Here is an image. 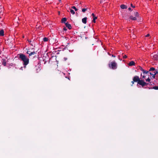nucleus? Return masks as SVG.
<instances>
[{
  "mask_svg": "<svg viewBox=\"0 0 158 158\" xmlns=\"http://www.w3.org/2000/svg\"><path fill=\"white\" fill-rule=\"evenodd\" d=\"M19 56V59L23 62V64L24 65V68H26V66L29 63V59L24 55L23 54H19L18 55Z\"/></svg>",
  "mask_w": 158,
  "mask_h": 158,
  "instance_id": "nucleus-1",
  "label": "nucleus"
},
{
  "mask_svg": "<svg viewBox=\"0 0 158 158\" xmlns=\"http://www.w3.org/2000/svg\"><path fill=\"white\" fill-rule=\"evenodd\" d=\"M109 65L110 68L113 69H115L117 68V64L115 61L111 62Z\"/></svg>",
  "mask_w": 158,
  "mask_h": 158,
  "instance_id": "nucleus-2",
  "label": "nucleus"
},
{
  "mask_svg": "<svg viewBox=\"0 0 158 158\" xmlns=\"http://www.w3.org/2000/svg\"><path fill=\"white\" fill-rule=\"evenodd\" d=\"M135 17H134L132 16H130V18L132 20H135L137 19V18L139 17V14L138 12H135L134 13Z\"/></svg>",
  "mask_w": 158,
  "mask_h": 158,
  "instance_id": "nucleus-3",
  "label": "nucleus"
},
{
  "mask_svg": "<svg viewBox=\"0 0 158 158\" xmlns=\"http://www.w3.org/2000/svg\"><path fill=\"white\" fill-rule=\"evenodd\" d=\"M138 84L141 85L142 87L144 86L145 85H147V84L145 82L141 80L138 81Z\"/></svg>",
  "mask_w": 158,
  "mask_h": 158,
  "instance_id": "nucleus-4",
  "label": "nucleus"
},
{
  "mask_svg": "<svg viewBox=\"0 0 158 158\" xmlns=\"http://www.w3.org/2000/svg\"><path fill=\"white\" fill-rule=\"evenodd\" d=\"M140 80L138 76H135L133 78V81L134 82H138Z\"/></svg>",
  "mask_w": 158,
  "mask_h": 158,
  "instance_id": "nucleus-5",
  "label": "nucleus"
},
{
  "mask_svg": "<svg viewBox=\"0 0 158 158\" xmlns=\"http://www.w3.org/2000/svg\"><path fill=\"white\" fill-rule=\"evenodd\" d=\"M153 58L156 60H158V56L156 54H154L152 56Z\"/></svg>",
  "mask_w": 158,
  "mask_h": 158,
  "instance_id": "nucleus-6",
  "label": "nucleus"
},
{
  "mask_svg": "<svg viewBox=\"0 0 158 158\" xmlns=\"http://www.w3.org/2000/svg\"><path fill=\"white\" fill-rule=\"evenodd\" d=\"M82 21L83 23L84 24H86L87 22V18L85 17L82 19Z\"/></svg>",
  "mask_w": 158,
  "mask_h": 158,
  "instance_id": "nucleus-7",
  "label": "nucleus"
},
{
  "mask_svg": "<svg viewBox=\"0 0 158 158\" xmlns=\"http://www.w3.org/2000/svg\"><path fill=\"white\" fill-rule=\"evenodd\" d=\"M2 62L4 66H5L6 65V61L5 59H2Z\"/></svg>",
  "mask_w": 158,
  "mask_h": 158,
  "instance_id": "nucleus-8",
  "label": "nucleus"
},
{
  "mask_svg": "<svg viewBox=\"0 0 158 158\" xmlns=\"http://www.w3.org/2000/svg\"><path fill=\"white\" fill-rule=\"evenodd\" d=\"M65 25H66V26L67 27H68V28H69V29H71V25H70V24L67 23H65Z\"/></svg>",
  "mask_w": 158,
  "mask_h": 158,
  "instance_id": "nucleus-9",
  "label": "nucleus"
},
{
  "mask_svg": "<svg viewBox=\"0 0 158 158\" xmlns=\"http://www.w3.org/2000/svg\"><path fill=\"white\" fill-rule=\"evenodd\" d=\"M128 64L129 66H130L134 65L135 64V63L133 61H131Z\"/></svg>",
  "mask_w": 158,
  "mask_h": 158,
  "instance_id": "nucleus-10",
  "label": "nucleus"
},
{
  "mask_svg": "<svg viewBox=\"0 0 158 158\" xmlns=\"http://www.w3.org/2000/svg\"><path fill=\"white\" fill-rule=\"evenodd\" d=\"M153 71V72L152 73H150V74L152 75H155L157 73V72L156 70H155V71Z\"/></svg>",
  "mask_w": 158,
  "mask_h": 158,
  "instance_id": "nucleus-11",
  "label": "nucleus"
},
{
  "mask_svg": "<svg viewBox=\"0 0 158 158\" xmlns=\"http://www.w3.org/2000/svg\"><path fill=\"white\" fill-rule=\"evenodd\" d=\"M120 7L122 9H126L127 8V6L124 5H121Z\"/></svg>",
  "mask_w": 158,
  "mask_h": 158,
  "instance_id": "nucleus-12",
  "label": "nucleus"
},
{
  "mask_svg": "<svg viewBox=\"0 0 158 158\" xmlns=\"http://www.w3.org/2000/svg\"><path fill=\"white\" fill-rule=\"evenodd\" d=\"M0 35L1 36H3L4 35V31L3 30L0 31Z\"/></svg>",
  "mask_w": 158,
  "mask_h": 158,
  "instance_id": "nucleus-13",
  "label": "nucleus"
},
{
  "mask_svg": "<svg viewBox=\"0 0 158 158\" xmlns=\"http://www.w3.org/2000/svg\"><path fill=\"white\" fill-rule=\"evenodd\" d=\"M66 18H63L62 20H61V21H62V23H64L66 21Z\"/></svg>",
  "mask_w": 158,
  "mask_h": 158,
  "instance_id": "nucleus-14",
  "label": "nucleus"
},
{
  "mask_svg": "<svg viewBox=\"0 0 158 158\" xmlns=\"http://www.w3.org/2000/svg\"><path fill=\"white\" fill-rule=\"evenodd\" d=\"M142 71L143 73L144 74H147L148 73V71L144 70L143 69H142Z\"/></svg>",
  "mask_w": 158,
  "mask_h": 158,
  "instance_id": "nucleus-15",
  "label": "nucleus"
},
{
  "mask_svg": "<svg viewBox=\"0 0 158 158\" xmlns=\"http://www.w3.org/2000/svg\"><path fill=\"white\" fill-rule=\"evenodd\" d=\"M48 40L47 38L44 37L43 38V40L44 42H47L48 41Z\"/></svg>",
  "mask_w": 158,
  "mask_h": 158,
  "instance_id": "nucleus-16",
  "label": "nucleus"
},
{
  "mask_svg": "<svg viewBox=\"0 0 158 158\" xmlns=\"http://www.w3.org/2000/svg\"><path fill=\"white\" fill-rule=\"evenodd\" d=\"M35 54V52H30V53L29 54V56H31L32 55H34Z\"/></svg>",
  "mask_w": 158,
  "mask_h": 158,
  "instance_id": "nucleus-17",
  "label": "nucleus"
},
{
  "mask_svg": "<svg viewBox=\"0 0 158 158\" xmlns=\"http://www.w3.org/2000/svg\"><path fill=\"white\" fill-rule=\"evenodd\" d=\"M70 12L71 13L73 14V15L74 14H75V12L74 11L72 10V9H70Z\"/></svg>",
  "mask_w": 158,
  "mask_h": 158,
  "instance_id": "nucleus-18",
  "label": "nucleus"
},
{
  "mask_svg": "<svg viewBox=\"0 0 158 158\" xmlns=\"http://www.w3.org/2000/svg\"><path fill=\"white\" fill-rule=\"evenodd\" d=\"M97 19V17H94L93 20V22L94 23H95L96 22L95 20Z\"/></svg>",
  "mask_w": 158,
  "mask_h": 158,
  "instance_id": "nucleus-19",
  "label": "nucleus"
},
{
  "mask_svg": "<svg viewBox=\"0 0 158 158\" xmlns=\"http://www.w3.org/2000/svg\"><path fill=\"white\" fill-rule=\"evenodd\" d=\"M87 10V8H83L82 9V11L83 12H85Z\"/></svg>",
  "mask_w": 158,
  "mask_h": 158,
  "instance_id": "nucleus-20",
  "label": "nucleus"
},
{
  "mask_svg": "<svg viewBox=\"0 0 158 158\" xmlns=\"http://www.w3.org/2000/svg\"><path fill=\"white\" fill-rule=\"evenodd\" d=\"M155 70V69L154 68H151L149 70V71H154Z\"/></svg>",
  "mask_w": 158,
  "mask_h": 158,
  "instance_id": "nucleus-21",
  "label": "nucleus"
},
{
  "mask_svg": "<svg viewBox=\"0 0 158 158\" xmlns=\"http://www.w3.org/2000/svg\"><path fill=\"white\" fill-rule=\"evenodd\" d=\"M72 8L73 9H74L75 11H77V9L75 6H72Z\"/></svg>",
  "mask_w": 158,
  "mask_h": 158,
  "instance_id": "nucleus-22",
  "label": "nucleus"
},
{
  "mask_svg": "<svg viewBox=\"0 0 158 158\" xmlns=\"http://www.w3.org/2000/svg\"><path fill=\"white\" fill-rule=\"evenodd\" d=\"M153 89H158V86H154L153 87Z\"/></svg>",
  "mask_w": 158,
  "mask_h": 158,
  "instance_id": "nucleus-23",
  "label": "nucleus"
},
{
  "mask_svg": "<svg viewBox=\"0 0 158 158\" xmlns=\"http://www.w3.org/2000/svg\"><path fill=\"white\" fill-rule=\"evenodd\" d=\"M150 79L149 78V77L147 79H146V81L150 82Z\"/></svg>",
  "mask_w": 158,
  "mask_h": 158,
  "instance_id": "nucleus-24",
  "label": "nucleus"
},
{
  "mask_svg": "<svg viewBox=\"0 0 158 158\" xmlns=\"http://www.w3.org/2000/svg\"><path fill=\"white\" fill-rule=\"evenodd\" d=\"M27 41H28V42L30 44H31L32 45V46H33V45L31 44V40H27Z\"/></svg>",
  "mask_w": 158,
  "mask_h": 158,
  "instance_id": "nucleus-25",
  "label": "nucleus"
},
{
  "mask_svg": "<svg viewBox=\"0 0 158 158\" xmlns=\"http://www.w3.org/2000/svg\"><path fill=\"white\" fill-rule=\"evenodd\" d=\"M127 56L126 55H125L124 56H123V58H127Z\"/></svg>",
  "mask_w": 158,
  "mask_h": 158,
  "instance_id": "nucleus-26",
  "label": "nucleus"
},
{
  "mask_svg": "<svg viewBox=\"0 0 158 158\" xmlns=\"http://www.w3.org/2000/svg\"><path fill=\"white\" fill-rule=\"evenodd\" d=\"M131 6L133 8H135V6H133L132 4H131Z\"/></svg>",
  "mask_w": 158,
  "mask_h": 158,
  "instance_id": "nucleus-27",
  "label": "nucleus"
},
{
  "mask_svg": "<svg viewBox=\"0 0 158 158\" xmlns=\"http://www.w3.org/2000/svg\"><path fill=\"white\" fill-rule=\"evenodd\" d=\"M141 76H142L143 79H144V78H145V76H142V75H141Z\"/></svg>",
  "mask_w": 158,
  "mask_h": 158,
  "instance_id": "nucleus-28",
  "label": "nucleus"
},
{
  "mask_svg": "<svg viewBox=\"0 0 158 158\" xmlns=\"http://www.w3.org/2000/svg\"><path fill=\"white\" fill-rule=\"evenodd\" d=\"M92 15L94 17H95L94 16V13H92Z\"/></svg>",
  "mask_w": 158,
  "mask_h": 158,
  "instance_id": "nucleus-29",
  "label": "nucleus"
},
{
  "mask_svg": "<svg viewBox=\"0 0 158 158\" xmlns=\"http://www.w3.org/2000/svg\"><path fill=\"white\" fill-rule=\"evenodd\" d=\"M149 35H150L149 34H148L147 35H146V37H148L149 36Z\"/></svg>",
  "mask_w": 158,
  "mask_h": 158,
  "instance_id": "nucleus-30",
  "label": "nucleus"
},
{
  "mask_svg": "<svg viewBox=\"0 0 158 158\" xmlns=\"http://www.w3.org/2000/svg\"><path fill=\"white\" fill-rule=\"evenodd\" d=\"M30 52H29V51H28L27 52V54H28L29 55V54L30 53Z\"/></svg>",
  "mask_w": 158,
  "mask_h": 158,
  "instance_id": "nucleus-31",
  "label": "nucleus"
},
{
  "mask_svg": "<svg viewBox=\"0 0 158 158\" xmlns=\"http://www.w3.org/2000/svg\"><path fill=\"white\" fill-rule=\"evenodd\" d=\"M63 30L65 31H66L67 30V29L65 28H63Z\"/></svg>",
  "mask_w": 158,
  "mask_h": 158,
  "instance_id": "nucleus-32",
  "label": "nucleus"
},
{
  "mask_svg": "<svg viewBox=\"0 0 158 158\" xmlns=\"http://www.w3.org/2000/svg\"><path fill=\"white\" fill-rule=\"evenodd\" d=\"M134 81H132L131 82V83H132V84L133 85L134 84Z\"/></svg>",
  "mask_w": 158,
  "mask_h": 158,
  "instance_id": "nucleus-33",
  "label": "nucleus"
},
{
  "mask_svg": "<svg viewBox=\"0 0 158 158\" xmlns=\"http://www.w3.org/2000/svg\"><path fill=\"white\" fill-rule=\"evenodd\" d=\"M112 56H113V57H115V56H114L113 55H112Z\"/></svg>",
  "mask_w": 158,
  "mask_h": 158,
  "instance_id": "nucleus-34",
  "label": "nucleus"
},
{
  "mask_svg": "<svg viewBox=\"0 0 158 158\" xmlns=\"http://www.w3.org/2000/svg\"><path fill=\"white\" fill-rule=\"evenodd\" d=\"M100 3H102V2H103V1H102V0H101V1H100Z\"/></svg>",
  "mask_w": 158,
  "mask_h": 158,
  "instance_id": "nucleus-35",
  "label": "nucleus"
},
{
  "mask_svg": "<svg viewBox=\"0 0 158 158\" xmlns=\"http://www.w3.org/2000/svg\"><path fill=\"white\" fill-rule=\"evenodd\" d=\"M128 10H131V8H128Z\"/></svg>",
  "mask_w": 158,
  "mask_h": 158,
  "instance_id": "nucleus-36",
  "label": "nucleus"
},
{
  "mask_svg": "<svg viewBox=\"0 0 158 158\" xmlns=\"http://www.w3.org/2000/svg\"><path fill=\"white\" fill-rule=\"evenodd\" d=\"M152 77H153V78H155V75H152Z\"/></svg>",
  "mask_w": 158,
  "mask_h": 158,
  "instance_id": "nucleus-37",
  "label": "nucleus"
},
{
  "mask_svg": "<svg viewBox=\"0 0 158 158\" xmlns=\"http://www.w3.org/2000/svg\"><path fill=\"white\" fill-rule=\"evenodd\" d=\"M23 68L22 67L21 68H20V69H21L22 70H23Z\"/></svg>",
  "mask_w": 158,
  "mask_h": 158,
  "instance_id": "nucleus-38",
  "label": "nucleus"
}]
</instances>
